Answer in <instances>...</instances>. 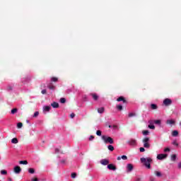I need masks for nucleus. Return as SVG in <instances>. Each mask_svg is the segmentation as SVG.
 Masks as SVG:
<instances>
[{
  "instance_id": "f8f14e48",
  "label": "nucleus",
  "mask_w": 181,
  "mask_h": 181,
  "mask_svg": "<svg viewBox=\"0 0 181 181\" xmlns=\"http://www.w3.org/2000/svg\"><path fill=\"white\" fill-rule=\"evenodd\" d=\"M107 168L110 170H117V167H115V165H114L113 164H109L107 165Z\"/></svg>"
},
{
  "instance_id": "a211bd4d",
  "label": "nucleus",
  "mask_w": 181,
  "mask_h": 181,
  "mask_svg": "<svg viewBox=\"0 0 181 181\" xmlns=\"http://www.w3.org/2000/svg\"><path fill=\"white\" fill-rule=\"evenodd\" d=\"M48 88H49V90H54V88H56V86H54L53 83H50L48 85Z\"/></svg>"
},
{
  "instance_id": "423d86ee",
  "label": "nucleus",
  "mask_w": 181,
  "mask_h": 181,
  "mask_svg": "<svg viewBox=\"0 0 181 181\" xmlns=\"http://www.w3.org/2000/svg\"><path fill=\"white\" fill-rule=\"evenodd\" d=\"M166 158H168V154H158L157 156V159H158V160H162L163 159H166Z\"/></svg>"
},
{
  "instance_id": "2f4dec72",
  "label": "nucleus",
  "mask_w": 181,
  "mask_h": 181,
  "mask_svg": "<svg viewBox=\"0 0 181 181\" xmlns=\"http://www.w3.org/2000/svg\"><path fill=\"white\" fill-rule=\"evenodd\" d=\"M44 110L45 111H47V112L50 111V106H45Z\"/></svg>"
},
{
  "instance_id": "f257e3e1",
  "label": "nucleus",
  "mask_w": 181,
  "mask_h": 181,
  "mask_svg": "<svg viewBox=\"0 0 181 181\" xmlns=\"http://www.w3.org/2000/svg\"><path fill=\"white\" fill-rule=\"evenodd\" d=\"M141 163H144V166L147 168V169H151V162H152V158H140Z\"/></svg>"
},
{
  "instance_id": "c9c22d12",
  "label": "nucleus",
  "mask_w": 181,
  "mask_h": 181,
  "mask_svg": "<svg viewBox=\"0 0 181 181\" xmlns=\"http://www.w3.org/2000/svg\"><path fill=\"white\" fill-rule=\"evenodd\" d=\"M135 115H136V114H135V113H129V118H131V117H135Z\"/></svg>"
},
{
  "instance_id": "72a5a7b5",
  "label": "nucleus",
  "mask_w": 181,
  "mask_h": 181,
  "mask_svg": "<svg viewBox=\"0 0 181 181\" xmlns=\"http://www.w3.org/2000/svg\"><path fill=\"white\" fill-rule=\"evenodd\" d=\"M142 134H143V135H148V134H149V131H148V130H144V131L142 132Z\"/></svg>"
},
{
  "instance_id": "864d4df0",
  "label": "nucleus",
  "mask_w": 181,
  "mask_h": 181,
  "mask_svg": "<svg viewBox=\"0 0 181 181\" xmlns=\"http://www.w3.org/2000/svg\"><path fill=\"white\" fill-rule=\"evenodd\" d=\"M8 181H12V178L8 177Z\"/></svg>"
},
{
  "instance_id": "412c9836",
  "label": "nucleus",
  "mask_w": 181,
  "mask_h": 181,
  "mask_svg": "<svg viewBox=\"0 0 181 181\" xmlns=\"http://www.w3.org/2000/svg\"><path fill=\"white\" fill-rule=\"evenodd\" d=\"M151 110H158V105L156 104H151Z\"/></svg>"
},
{
  "instance_id": "603ef678",
  "label": "nucleus",
  "mask_w": 181,
  "mask_h": 181,
  "mask_svg": "<svg viewBox=\"0 0 181 181\" xmlns=\"http://www.w3.org/2000/svg\"><path fill=\"white\" fill-rule=\"evenodd\" d=\"M61 163H66V160H62Z\"/></svg>"
},
{
  "instance_id": "a878e982",
  "label": "nucleus",
  "mask_w": 181,
  "mask_h": 181,
  "mask_svg": "<svg viewBox=\"0 0 181 181\" xmlns=\"http://www.w3.org/2000/svg\"><path fill=\"white\" fill-rule=\"evenodd\" d=\"M28 172H29L31 175H33V173H35V168H28Z\"/></svg>"
},
{
  "instance_id": "4c0bfd02",
  "label": "nucleus",
  "mask_w": 181,
  "mask_h": 181,
  "mask_svg": "<svg viewBox=\"0 0 181 181\" xmlns=\"http://www.w3.org/2000/svg\"><path fill=\"white\" fill-rule=\"evenodd\" d=\"M34 118H36V117H39V112H35L33 115Z\"/></svg>"
},
{
  "instance_id": "4be33fe9",
  "label": "nucleus",
  "mask_w": 181,
  "mask_h": 181,
  "mask_svg": "<svg viewBox=\"0 0 181 181\" xmlns=\"http://www.w3.org/2000/svg\"><path fill=\"white\" fill-rule=\"evenodd\" d=\"M116 108H117V110H118L119 111H122V105H116Z\"/></svg>"
},
{
  "instance_id": "473e14b6",
  "label": "nucleus",
  "mask_w": 181,
  "mask_h": 181,
  "mask_svg": "<svg viewBox=\"0 0 181 181\" xmlns=\"http://www.w3.org/2000/svg\"><path fill=\"white\" fill-rule=\"evenodd\" d=\"M148 127L150 129H155V125L153 124H148Z\"/></svg>"
},
{
  "instance_id": "49530a36",
  "label": "nucleus",
  "mask_w": 181,
  "mask_h": 181,
  "mask_svg": "<svg viewBox=\"0 0 181 181\" xmlns=\"http://www.w3.org/2000/svg\"><path fill=\"white\" fill-rule=\"evenodd\" d=\"M60 152V149L55 148V153H59Z\"/></svg>"
},
{
  "instance_id": "9b49d317",
  "label": "nucleus",
  "mask_w": 181,
  "mask_h": 181,
  "mask_svg": "<svg viewBox=\"0 0 181 181\" xmlns=\"http://www.w3.org/2000/svg\"><path fill=\"white\" fill-rule=\"evenodd\" d=\"M127 172H132L134 170V165L131 163L127 164Z\"/></svg>"
},
{
  "instance_id": "a19ab883",
  "label": "nucleus",
  "mask_w": 181,
  "mask_h": 181,
  "mask_svg": "<svg viewBox=\"0 0 181 181\" xmlns=\"http://www.w3.org/2000/svg\"><path fill=\"white\" fill-rule=\"evenodd\" d=\"M139 151H140V152H145V148L141 147V148H139Z\"/></svg>"
},
{
  "instance_id": "aec40b11",
  "label": "nucleus",
  "mask_w": 181,
  "mask_h": 181,
  "mask_svg": "<svg viewBox=\"0 0 181 181\" xmlns=\"http://www.w3.org/2000/svg\"><path fill=\"white\" fill-rule=\"evenodd\" d=\"M177 135H179V132H177V130H174V131L172 132V136H177Z\"/></svg>"
},
{
  "instance_id": "5fc2aeb1",
  "label": "nucleus",
  "mask_w": 181,
  "mask_h": 181,
  "mask_svg": "<svg viewBox=\"0 0 181 181\" xmlns=\"http://www.w3.org/2000/svg\"><path fill=\"white\" fill-rule=\"evenodd\" d=\"M180 125H181V122H180Z\"/></svg>"
},
{
  "instance_id": "0eeeda50",
  "label": "nucleus",
  "mask_w": 181,
  "mask_h": 181,
  "mask_svg": "<svg viewBox=\"0 0 181 181\" xmlns=\"http://www.w3.org/2000/svg\"><path fill=\"white\" fill-rule=\"evenodd\" d=\"M117 101H118L119 103L122 101L123 104H127L128 101H127V100H125V98H124V96H120L117 99Z\"/></svg>"
},
{
  "instance_id": "f704fd0d",
  "label": "nucleus",
  "mask_w": 181,
  "mask_h": 181,
  "mask_svg": "<svg viewBox=\"0 0 181 181\" xmlns=\"http://www.w3.org/2000/svg\"><path fill=\"white\" fill-rule=\"evenodd\" d=\"M76 176H77V174L76 173H73L71 175V177H72V179L76 178Z\"/></svg>"
},
{
  "instance_id": "ddd939ff",
  "label": "nucleus",
  "mask_w": 181,
  "mask_h": 181,
  "mask_svg": "<svg viewBox=\"0 0 181 181\" xmlns=\"http://www.w3.org/2000/svg\"><path fill=\"white\" fill-rule=\"evenodd\" d=\"M90 95L95 101H97L98 100V95H97V93H90Z\"/></svg>"
},
{
  "instance_id": "37998d69",
  "label": "nucleus",
  "mask_w": 181,
  "mask_h": 181,
  "mask_svg": "<svg viewBox=\"0 0 181 181\" xmlns=\"http://www.w3.org/2000/svg\"><path fill=\"white\" fill-rule=\"evenodd\" d=\"M31 181H39V179L37 177H34L31 179Z\"/></svg>"
},
{
  "instance_id": "8fccbe9b",
  "label": "nucleus",
  "mask_w": 181,
  "mask_h": 181,
  "mask_svg": "<svg viewBox=\"0 0 181 181\" xmlns=\"http://www.w3.org/2000/svg\"><path fill=\"white\" fill-rule=\"evenodd\" d=\"M150 181H155V178L153 177H150Z\"/></svg>"
},
{
  "instance_id": "b1692460",
  "label": "nucleus",
  "mask_w": 181,
  "mask_h": 181,
  "mask_svg": "<svg viewBox=\"0 0 181 181\" xmlns=\"http://www.w3.org/2000/svg\"><path fill=\"white\" fill-rule=\"evenodd\" d=\"M19 163L20 165H28V160H21Z\"/></svg>"
},
{
  "instance_id": "c756f323",
  "label": "nucleus",
  "mask_w": 181,
  "mask_h": 181,
  "mask_svg": "<svg viewBox=\"0 0 181 181\" xmlns=\"http://www.w3.org/2000/svg\"><path fill=\"white\" fill-rule=\"evenodd\" d=\"M22 127H23V124L22 122H18L17 124V128H21Z\"/></svg>"
},
{
  "instance_id": "39448f33",
  "label": "nucleus",
  "mask_w": 181,
  "mask_h": 181,
  "mask_svg": "<svg viewBox=\"0 0 181 181\" xmlns=\"http://www.w3.org/2000/svg\"><path fill=\"white\" fill-rule=\"evenodd\" d=\"M127 144L129 145H130L131 146H136V140L134 139H132L127 141Z\"/></svg>"
},
{
  "instance_id": "1a4fd4ad",
  "label": "nucleus",
  "mask_w": 181,
  "mask_h": 181,
  "mask_svg": "<svg viewBox=\"0 0 181 181\" xmlns=\"http://www.w3.org/2000/svg\"><path fill=\"white\" fill-rule=\"evenodd\" d=\"M166 124L167 125H175L176 124V121H175L174 119H168L166 121Z\"/></svg>"
},
{
  "instance_id": "dca6fc26",
  "label": "nucleus",
  "mask_w": 181,
  "mask_h": 181,
  "mask_svg": "<svg viewBox=\"0 0 181 181\" xmlns=\"http://www.w3.org/2000/svg\"><path fill=\"white\" fill-rule=\"evenodd\" d=\"M156 176H157V177H162V173L159 172V171H155L154 172Z\"/></svg>"
},
{
  "instance_id": "393cba45",
  "label": "nucleus",
  "mask_w": 181,
  "mask_h": 181,
  "mask_svg": "<svg viewBox=\"0 0 181 181\" xmlns=\"http://www.w3.org/2000/svg\"><path fill=\"white\" fill-rule=\"evenodd\" d=\"M176 154H173L171 156V160H173V162H175V160H176Z\"/></svg>"
},
{
  "instance_id": "cd10ccee",
  "label": "nucleus",
  "mask_w": 181,
  "mask_h": 181,
  "mask_svg": "<svg viewBox=\"0 0 181 181\" xmlns=\"http://www.w3.org/2000/svg\"><path fill=\"white\" fill-rule=\"evenodd\" d=\"M16 112H18V108H14L11 110V114H16Z\"/></svg>"
},
{
  "instance_id": "9d476101",
  "label": "nucleus",
  "mask_w": 181,
  "mask_h": 181,
  "mask_svg": "<svg viewBox=\"0 0 181 181\" xmlns=\"http://www.w3.org/2000/svg\"><path fill=\"white\" fill-rule=\"evenodd\" d=\"M100 163H101V165H103L104 166H107V165H108L110 163V160H108L107 159H102L100 160Z\"/></svg>"
},
{
  "instance_id": "f03ea898",
  "label": "nucleus",
  "mask_w": 181,
  "mask_h": 181,
  "mask_svg": "<svg viewBox=\"0 0 181 181\" xmlns=\"http://www.w3.org/2000/svg\"><path fill=\"white\" fill-rule=\"evenodd\" d=\"M102 139L104 141L105 144H114V139L112 137L107 136H102Z\"/></svg>"
},
{
  "instance_id": "7c9ffc66",
  "label": "nucleus",
  "mask_w": 181,
  "mask_h": 181,
  "mask_svg": "<svg viewBox=\"0 0 181 181\" xmlns=\"http://www.w3.org/2000/svg\"><path fill=\"white\" fill-rule=\"evenodd\" d=\"M60 103H61L62 104H64V103H66V98H62L60 99Z\"/></svg>"
},
{
  "instance_id": "de8ad7c7",
  "label": "nucleus",
  "mask_w": 181,
  "mask_h": 181,
  "mask_svg": "<svg viewBox=\"0 0 181 181\" xmlns=\"http://www.w3.org/2000/svg\"><path fill=\"white\" fill-rule=\"evenodd\" d=\"M41 93H42V94H46V93H47L46 89L42 90L41 91Z\"/></svg>"
},
{
  "instance_id": "09e8293b",
  "label": "nucleus",
  "mask_w": 181,
  "mask_h": 181,
  "mask_svg": "<svg viewBox=\"0 0 181 181\" xmlns=\"http://www.w3.org/2000/svg\"><path fill=\"white\" fill-rule=\"evenodd\" d=\"M7 90H8V91H11V90H12V86H8V87H7Z\"/></svg>"
},
{
  "instance_id": "bb28decb",
  "label": "nucleus",
  "mask_w": 181,
  "mask_h": 181,
  "mask_svg": "<svg viewBox=\"0 0 181 181\" xmlns=\"http://www.w3.org/2000/svg\"><path fill=\"white\" fill-rule=\"evenodd\" d=\"M107 149H109V151H114V146L112 145H109L107 146Z\"/></svg>"
},
{
  "instance_id": "2eb2a0df",
  "label": "nucleus",
  "mask_w": 181,
  "mask_h": 181,
  "mask_svg": "<svg viewBox=\"0 0 181 181\" xmlns=\"http://www.w3.org/2000/svg\"><path fill=\"white\" fill-rule=\"evenodd\" d=\"M51 105L53 108H59V104L56 102H53Z\"/></svg>"
},
{
  "instance_id": "a18cd8bd",
  "label": "nucleus",
  "mask_w": 181,
  "mask_h": 181,
  "mask_svg": "<svg viewBox=\"0 0 181 181\" xmlns=\"http://www.w3.org/2000/svg\"><path fill=\"white\" fill-rule=\"evenodd\" d=\"M93 139H94V136L91 135V136L89 137V141H93Z\"/></svg>"
},
{
  "instance_id": "3c124183",
  "label": "nucleus",
  "mask_w": 181,
  "mask_h": 181,
  "mask_svg": "<svg viewBox=\"0 0 181 181\" xmlns=\"http://www.w3.org/2000/svg\"><path fill=\"white\" fill-rule=\"evenodd\" d=\"M178 168L181 169V162L178 163Z\"/></svg>"
},
{
  "instance_id": "e433bc0d",
  "label": "nucleus",
  "mask_w": 181,
  "mask_h": 181,
  "mask_svg": "<svg viewBox=\"0 0 181 181\" xmlns=\"http://www.w3.org/2000/svg\"><path fill=\"white\" fill-rule=\"evenodd\" d=\"M101 134H102V132H101L100 130H98V131L96 132V135H98V136H101Z\"/></svg>"
},
{
  "instance_id": "c85d7f7f",
  "label": "nucleus",
  "mask_w": 181,
  "mask_h": 181,
  "mask_svg": "<svg viewBox=\"0 0 181 181\" xmlns=\"http://www.w3.org/2000/svg\"><path fill=\"white\" fill-rule=\"evenodd\" d=\"M1 175H8V172L5 170H1Z\"/></svg>"
},
{
  "instance_id": "79ce46f5",
  "label": "nucleus",
  "mask_w": 181,
  "mask_h": 181,
  "mask_svg": "<svg viewBox=\"0 0 181 181\" xmlns=\"http://www.w3.org/2000/svg\"><path fill=\"white\" fill-rule=\"evenodd\" d=\"M164 152H170V148H165Z\"/></svg>"
},
{
  "instance_id": "c03bdc74",
  "label": "nucleus",
  "mask_w": 181,
  "mask_h": 181,
  "mask_svg": "<svg viewBox=\"0 0 181 181\" xmlns=\"http://www.w3.org/2000/svg\"><path fill=\"white\" fill-rule=\"evenodd\" d=\"M70 117H71V118H74V117H76V114L71 113V114L70 115Z\"/></svg>"
},
{
  "instance_id": "5701e85b",
  "label": "nucleus",
  "mask_w": 181,
  "mask_h": 181,
  "mask_svg": "<svg viewBox=\"0 0 181 181\" xmlns=\"http://www.w3.org/2000/svg\"><path fill=\"white\" fill-rule=\"evenodd\" d=\"M18 141L17 138H13L11 139V144H18Z\"/></svg>"
},
{
  "instance_id": "f3484780",
  "label": "nucleus",
  "mask_w": 181,
  "mask_h": 181,
  "mask_svg": "<svg viewBox=\"0 0 181 181\" xmlns=\"http://www.w3.org/2000/svg\"><path fill=\"white\" fill-rule=\"evenodd\" d=\"M104 111H105V109L104 107H100L98 109V112L99 114H103Z\"/></svg>"
},
{
  "instance_id": "58836bf2",
  "label": "nucleus",
  "mask_w": 181,
  "mask_h": 181,
  "mask_svg": "<svg viewBox=\"0 0 181 181\" xmlns=\"http://www.w3.org/2000/svg\"><path fill=\"white\" fill-rule=\"evenodd\" d=\"M154 124H156L157 125H160V120H155Z\"/></svg>"
},
{
  "instance_id": "6e6552de",
  "label": "nucleus",
  "mask_w": 181,
  "mask_h": 181,
  "mask_svg": "<svg viewBox=\"0 0 181 181\" xmlns=\"http://www.w3.org/2000/svg\"><path fill=\"white\" fill-rule=\"evenodd\" d=\"M14 173H16L17 175H19V173H21V172H22V168H21V167H19V165H17L16 167H14Z\"/></svg>"
},
{
  "instance_id": "4468645a",
  "label": "nucleus",
  "mask_w": 181,
  "mask_h": 181,
  "mask_svg": "<svg viewBox=\"0 0 181 181\" xmlns=\"http://www.w3.org/2000/svg\"><path fill=\"white\" fill-rule=\"evenodd\" d=\"M122 159L123 160H127L128 159V157L127 156H122L117 157V160H121Z\"/></svg>"
},
{
  "instance_id": "ea45409f",
  "label": "nucleus",
  "mask_w": 181,
  "mask_h": 181,
  "mask_svg": "<svg viewBox=\"0 0 181 181\" xmlns=\"http://www.w3.org/2000/svg\"><path fill=\"white\" fill-rule=\"evenodd\" d=\"M173 145H175V146H179V144H177V141H174L173 142Z\"/></svg>"
},
{
  "instance_id": "6ab92c4d",
  "label": "nucleus",
  "mask_w": 181,
  "mask_h": 181,
  "mask_svg": "<svg viewBox=\"0 0 181 181\" xmlns=\"http://www.w3.org/2000/svg\"><path fill=\"white\" fill-rule=\"evenodd\" d=\"M51 81H52L53 83H57L59 81V78L57 77H52L51 78Z\"/></svg>"
},
{
  "instance_id": "7ed1b4c3",
  "label": "nucleus",
  "mask_w": 181,
  "mask_h": 181,
  "mask_svg": "<svg viewBox=\"0 0 181 181\" xmlns=\"http://www.w3.org/2000/svg\"><path fill=\"white\" fill-rule=\"evenodd\" d=\"M142 142L144 143V146L147 149H149L151 148V144H149V139L148 137H145Z\"/></svg>"
},
{
  "instance_id": "20e7f679",
  "label": "nucleus",
  "mask_w": 181,
  "mask_h": 181,
  "mask_svg": "<svg viewBox=\"0 0 181 181\" xmlns=\"http://www.w3.org/2000/svg\"><path fill=\"white\" fill-rule=\"evenodd\" d=\"M163 104H164V105H165V107H169V105H172V100H170L169 98H165L163 100Z\"/></svg>"
}]
</instances>
